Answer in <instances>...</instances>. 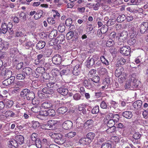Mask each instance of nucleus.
<instances>
[{"label": "nucleus", "instance_id": "nucleus-1", "mask_svg": "<svg viewBox=\"0 0 148 148\" xmlns=\"http://www.w3.org/2000/svg\"><path fill=\"white\" fill-rule=\"evenodd\" d=\"M20 96L24 98L26 97L28 100L32 101V103L33 105H37L39 103V102L38 101H36V103H35V101L34 100L35 97L34 93L33 92L30 91L28 89H25L22 90L21 92Z\"/></svg>", "mask_w": 148, "mask_h": 148}, {"label": "nucleus", "instance_id": "nucleus-2", "mask_svg": "<svg viewBox=\"0 0 148 148\" xmlns=\"http://www.w3.org/2000/svg\"><path fill=\"white\" fill-rule=\"evenodd\" d=\"M108 103H107L105 100H103L101 101L100 105V106L101 108L103 109H106L107 110L106 112L104 114H108L107 117H107L108 116H109H109H110V117H112L113 116V118H114V119H115V118H116L117 120H118L119 118V115L118 114H116L113 116L112 114L110 113V110L109 109H108Z\"/></svg>", "mask_w": 148, "mask_h": 148}, {"label": "nucleus", "instance_id": "nucleus-3", "mask_svg": "<svg viewBox=\"0 0 148 148\" xmlns=\"http://www.w3.org/2000/svg\"><path fill=\"white\" fill-rule=\"evenodd\" d=\"M130 48L128 46H124L120 48V52L123 55L127 56L130 53Z\"/></svg>", "mask_w": 148, "mask_h": 148}, {"label": "nucleus", "instance_id": "nucleus-4", "mask_svg": "<svg viewBox=\"0 0 148 148\" xmlns=\"http://www.w3.org/2000/svg\"><path fill=\"white\" fill-rule=\"evenodd\" d=\"M136 76V74H132L131 76V81L133 88H136L139 85L140 82L139 81H138L137 79L135 77Z\"/></svg>", "mask_w": 148, "mask_h": 148}, {"label": "nucleus", "instance_id": "nucleus-5", "mask_svg": "<svg viewBox=\"0 0 148 148\" xmlns=\"http://www.w3.org/2000/svg\"><path fill=\"white\" fill-rule=\"evenodd\" d=\"M61 134H57L54 139V141L58 145H62L65 142L64 140L62 138Z\"/></svg>", "mask_w": 148, "mask_h": 148}, {"label": "nucleus", "instance_id": "nucleus-6", "mask_svg": "<svg viewBox=\"0 0 148 148\" xmlns=\"http://www.w3.org/2000/svg\"><path fill=\"white\" fill-rule=\"evenodd\" d=\"M84 86L87 89H90L94 86V84L90 79H85L83 82Z\"/></svg>", "mask_w": 148, "mask_h": 148}, {"label": "nucleus", "instance_id": "nucleus-7", "mask_svg": "<svg viewBox=\"0 0 148 148\" xmlns=\"http://www.w3.org/2000/svg\"><path fill=\"white\" fill-rule=\"evenodd\" d=\"M42 92L45 94L47 97L50 96L54 92L53 89L50 88L48 87H45L42 89Z\"/></svg>", "mask_w": 148, "mask_h": 148}, {"label": "nucleus", "instance_id": "nucleus-8", "mask_svg": "<svg viewBox=\"0 0 148 148\" xmlns=\"http://www.w3.org/2000/svg\"><path fill=\"white\" fill-rule=\"evenodd\" d=\"M53 62L55 64H60L62 62L61 56L59 54L54 56L52 59Z\"/></svg>", "mask_w": 148, "mask_h": 148}, {"label": "nucleus", "instance_id": "nucleus-9", "mask_svg": "<svg viewBox=\"0 0 148 148\" xmlns=\"http://www.w3.org/2000/svg\"><path fill=\"white\" fill-rule=\"evenodd\" d=\"M15 79V77L12 76L10 77L6 78L2 82L3 84L5 86H7L13 83Z\"/></svg>", "mask_w": 148, "mask_h": 148}, {"label": "nucleus", "instance_id": "nucleus-10", "mask_svg": "<svg viewBox=\"0 0 148 148\" xmlns=\"http://www.w3.org/2000/svg\"><path fill=\"white\" fill-rule=\"evenodd\" d=\"M148 22H143L140 25V32L141 34L145 33L146 31H148L147 30Z\"/></svg>", "mask_w": 148, "mask_h": 148}, {"label": "nucleus", "instance_id": "nucleus-11", "mask_svg": "<svg viewBox=\"0 0 148 148\" xmlns=\"http://www.w3.org/2000/svg\"><path fill=\"white\" fill-rule=\"evenodd\" d=\"M63 128L66 130L71 129L73 126L72 122L70 121H66L64 122L62 125Z\"/></svg>", "mask_w": 148, "mask_h": 148}, {"label": "nucleus", "instance_id": "nucleus-12", "mask_svg": "<svg viewBox=\"0 0 148 148\" xmlns=\"http://www.w3.org/2000/svg\"><path fill=\"white\" fill-rule=\"evenodd\" d=\"M43 56V55L40 54L38 55L37 58L35 60L34 64L36 65H37L43 63L44 61Z\"/></svg>", "mask_w": 148, "mask_h": 148}, {"label": "nucleus", "instance_id": "nucleus-13", "mask_svg": "<svg viewBox=\"0 0 148 148\" xmlns=\"http://www.w3.org/2000/svg\"><path fill=\"white\" fill-rule=\"evenodd\" d=\"M107 2L109 4L114 7H116L121 4H123V3H121V1H118L117 0H108Z\"/></svg>", "mask_w": 148, "mask_h": 148}, {"label": "nucleus", "instance_id": "nucleus-14", "mask_svg": "<svg viewBox=\"0 0 148 148\" xmlns=\"http://www.w3.org/2000/svg\"><path fill=\"white\" fill-rule=\"evenodd\" d=\"M32 70L29 67H25L23 68L22 71V73H23L26 75V76L31 75L32 73Z\"/></svg>", "mask_w": 148, "mask_h": 148}, {"label": "nucleus", "instance_id": "nucleus-15", "mask_svg": "<svg viewBox=\"0 0 148 148\" xmlns=\"http://www.w3.org/2000/svg\"><path fill=\"white\" fill-rule=\"evenodd\" d=\"M110 83V78L109 77H107L104 79L103 82V84L104 85L102 88V89H107L109 86Z\"/></svg>", "mask_w": 148, "mask_h": 148}, {"label": "nucleus", "instance_id": "nucleus-16", "mask_svg": "<svg viewBox=\"0 0 148 148\" xmlns=\"http://www.w3.org/2000/svg\"><path fill=\"white\" fill-rule=\"evenodd\" d=\"M58 92L63 95H66L68 92V89L63 87H60L57 89Z\"/></svg>", "mask_w": 148, "mask_h": 148}, {"label": "nucleus", "instance_id": "nucleus-17", "mask_svg": "<svg viewBox=\"0 0 148 148\" xmlns=\"http://www.w3.org/2000/svg\"><path fill=\"white\" fill-rule=\"evenodd\" d=\"M81 65L79 64H77L74 68L73 71V73L75 75H78L80 73L81 69Z\"/></svg>", "mask_w": 148, "mask_h": 148}, {"label": "nucleus", "instance_id": "nucleus-18", "mask_svg": "<svg viewBox=\"0 0 148 148\" xmlns=\"http://www.w3.org/2000/svg\"><path fill=\"white\" fill-rule=\"evenodd\" d=\"M116 76L117 77H119L121 74V73L123 71V67L120 66H116Z\"/></svg>", "mask_w": 148, "mask_h": 148}, {"label": "nucleus", "instance_id": "nucleus-19", "mask_svg": "<svg viewBox=\"0 0 148 148\" xmlns=\"http://www.w3.org/2000/svg\"><path fill=\"white\" fill-rule=\"evenodd\" d=\"M46 43L43 41H40L36 45V48L38 50L43 49L45 46Z\"/></svg>", "mask_w": 148, "mask_h": 148}, {"label": "nucleus", "instance_id": "nucleus-20", "mask_svg": "<svg viewBox=\"0 0 148 148\" xmlns=\"http://www.w3.org/2000/svg\"><path fill=\"white\" fill-rule=\"evenodd\" d=\"M52 104L51 102L49 101H46L43 103L41 106L42 108L45 109L50 108L52 106Z\"/></svg>", "mask_w": 148, "mask_h": 148}, {"label": "nucleus", "instance_id": "nucleus-21", "mask_svg": "<svg viewBox=\"0 0 148 148\" xmlns=\"http://www.w3.org/2000/svg\"><path fill=\"white\" fill-rule=\"evenodd\" d=\"M16 141H17L18 145H21L23 143L24 138V137L21 135H17L15 138Z\"/></svg>", "mask_w": 148, "mask_h": 148}, {"label": "nucleus", "instance_id": "nucleus-22", "mask_svg": "<svg viewBox=\"0 0 148 148\" xmlns=\"http://www.w3.org/2000/svg\"><path fill=\"white\" fill-rule=\"evenodd\" d=\"M98 58V56L97 55H94L92 58L89 60L87 63L90 66H92L94 64L95 61L97 60Z\"/></svg>", "mask_w": 148, "mask_h": 148}, {"label": "nucleus", "instance_id": "nucleus-23", "mask_svg": "<svg viewBox=\"0 0 148 148\" xmlns=\"http://www.w3.org/2000/svg\"><path fill=\"white\" fill-rule=\"evenodd\" d=\"M126 19V16L124 14H119L116 18V21L118 22L122 23Z\"/></svg>", "mask_w": 148, "mask_h": 148}, {"label": "nucleus", "instance_id": "nucleus-24", "mask_svg": "<svg viewBox=\"0 0 148 148\" xmlns=\"http://www.w3.org/2000/svg\"><path fill=\"white\" fill-rule=\"evenodd\" d=\"M123 117L127 119H130L132 116V114L131 111H126L124 112L122 114Z\"/></svg>", "mask_w": 148, "mask_h": 148}, {"label": "nucleus", "instance_id": "nucleus-25", "mask_svg": "<svg viewBox=\"0 0 148 148\" xmlns=\"http://www.w3.org/2000/svg\"><path fill=\"white\" fill-rule=\"evenodd\" d=\"M71 71L70 68H68L66 69L62 70L60 72V74L61 76L63 75H67L71 73Z\"/></svg>", "mask_w": 148, "mask_h": 148}, {"label": "nucleus", "instance_id": "nucleus-26", "mask_svg": "<svg viewBox=\"0 0 148 148\" xmlns=\"http://www.w3.org/2000/svg\"><path fill=\"white\" fill-rule=\"evenodd\" d=\"M142 103V102L140 100L136 101L133 103V106L134 108L136 109H138L140 108Z\"/></svg>", "mask_w": 148, "mask_h": 148}, {"label": "nucleus", "instance_id": "nucleus-27", "mask_svg": "<svg viewBox=\"0 0 148 148\" xmlns=\"http://www.w3.org/2000/svg\"><path fill=\"white\" fill-rule=\"evenodd\" d=\"M35 45L32 42L29 41L25 43L24 44V46L26 49H29L30 48H32Z\"/></svg>", "mask_w": 148, "mask_h": 148}, {"label": "nucleus", "instance_id": "nucleus-28", "mask_svg": "<svg viewBox=\"0 0 148 148\" xmlns=\"http://www.w3.org/2000/svg\"><path fill=\"white\" fill-rule=\"evenodd\" d=\"M127 36V33L125 31H123L120 34L119 38V40H123L124 41L126 40Z\"/></svg>", "mask_w": 148, "mask_h": 148}, {"label": "nucleus", "instance_id": "nucleus-29", "mask_svg": "<svg viewBox=\"0 0 148 148\" xmlns=\"http://www.w3.org/2000/svg\"><path fill=\"white\" fill-rule=\"evenodd\" d=\"M79 143L80 144L83 145H88L90 143L87 138H81L79 140Z\"/></svg>", "mask_w": 148, "mask_h": 148}, {"label": "nucleus", "instance_id": "nucleus-30", "mask_svg": "<svg viewBox=\"0 0 148 148\" xmlns=\"http://www.w3.org/2000/svg\"><path fill=\"white\" fill-rule=\"evenodd\" d=\"M4 102L6 108H8L11 107L13 104V102L12 101L8 99H5Z\"/></svg>", "mask_w": 148, "mask_h": 148}, {"label": "nucleus", "instance_id": "nucleus-31", "mask_svg": "<svg viewBox=\"0 0 148 148\" xmlns=\"http://www.w3.org/2000/svg\"><path fill=\"white\" fill-rule=\"evenodd\" d=\"M53 52V50L52 49L49 48H46L44 51V53L43 55H46L47 57H49L51 54Z\"/></svg>", "mask_w": 148, "mask_h": 148}, {"label": "nucleus", "instance_id": "nucleus-32", "mask_svg": "<svg viewBox=\"0 0 148 148\" xmlns=\"http://www.w3.org/2000/svg\"><path fill=\"white\" fill-rule=\"evenodd\" d=\"M1 32L3 34H5L8 30V25H7L5 23H3L1 25Z\"/></svg>", "mask_w": 148, "mask_h": 148}, {"label": "nucleus", "instance_id": "nucleus-33", "mask_svg": "<svg viewBox=\"0 0 148 148\" xmlns=\"http://www.w3.org/2000/svg\"><path fill=\"white\" fill-rule=\"evenodd\" d=\"M59 84L54 82H51L47 84V87L53 88H56L59 86Z\"/></svg>", "mask_w": 148, "mask_h": 148}, {"label": "nucleus", "instance_id": "nucleus-34", "mask_svg": "<svg viewBox=\"0 0 148 148\" xmlns=\"http://www.w3.org/2000/svg\"><path fill=\"white\" fill-rule=\"evenodd\" d=\"M95 136V134L93 133L90 132L87 134L86 138L91 143L94 138Z\"/></svg>", "mask_w": 148, "mask_h": 148}, {"label": "nucleus", "instance_id": "nucleus-35", "mask_svg": "<svg viewBox=\"0 0 148 148\" xmlns=\"http://www.w3.org/2000/svg\"><path fill=\"white\" fill-rule=\"evenodd\" d=\"M98 71L100 75L101 76L107 75V70L105 68H101L99 69Z\"/></svg>", "mask_w": 148, "mask_h": 148}, {"label": "nucleus", "instance_id": "nucleus-36", "mask_svg": "<svg viewBox=\"0 0 148 148\" xmlns=\"http://www.w3.org/2000/svg\"><path fill=\"white\" fill-rule=\"evenodd\" d=\"M37 134L36 133H34L31 135L30 141H32V143L33 144H35L36 141L38 139L37 138Z\"/></svg>", "mask_w": 148, "mask_h": 148}, {"label": "nucleus", "instance_id": "nucleus-37", "mask_svg": "<svg viewBox=\"0 0 148 148\" xmlns=\"http://www.w3.org/2000/svg\"><path fill=\"white\" fill-rule=\"evenodd\" d=\"M67 110V108L66 107H62L59 108L57 110L58 112L60 114L65 113Z\"/></svg>", "mask_w": 148, "mask_h": 148}, {"label": "nucleus", "instance_id": "nucleus-38", "mask_svg": "<svg viewBox=\"0 0 148 148\" xmlns=\"http://www.w3.org/2000/svg\"><path fill=\"white\" fill-rule=\"evenodd\" d=\"M76 134V133L75 132H70L65 135V137L69 138H71L74 137Z\"/></svg>", "mask_w": 148, "mask_h": 148}, {"label": "nucleus", "instance_id": "nucleus-39", "mask_svg": "<svg viewBox=\"0 0 148 148\" xmlns=\"http://www.w3.org/2000/svg\"><path fill=\"white\" fill-rule=\"evenodd\" d=\"M118 61L117 62V64L116 65L117 66H120L122 64H124L126 62L125 59L122 58H119Z\"/></svg>", "mask_w": 148, "mask_h": 148}, {"label": "nucleus", "instance_id": "nucleus-40", "mask_svg": "<svg viewBox=\"0 0 148 148\" xmlns=\"http://www.w3.org/2000/svg\"><path fill=\"white\" fill-rule=\"evenodd\" d=\"M43 14V12L42 10H40L38 11L36 14L34 16L35 19H37L40 18L42 16Z\"/></svg>", "mask_w": 148, "mask_h": 148}, {"label": "nucleus", "instance_id": "nucleus-41", "mask_svg": "<svg viewBox=\"0 0 148 148\" xmlns=\"http://www.w3.org/2000/svg\"><path fill=\"white\" fill-rule=\"evenodd\" d=\"M12 72L9 69H6L5 70V73L4 75V77L8 78L12 77Z\"/></svg>", "mask_w": 148, "mask_h": 148}, {"label": "nucleus", "instance_id": "nucleus-42", "mask_svg": "<svg viewBox=\"0 0 148 148\" xmlns=\"http://www.w3.org/2000/svg\"><path fill=\"white\" fill-rule=\"evenodd\" d=\"M26 75L23 73L17 74L16 76V79L19 80H23L26 77Z\"/></svg>", "mask_w": 148, "mask_h": 148}, {"label": "nucleus", "instance_id": "nucleus-43", "mask_svg": "<svg viewBox=\"0 0 148 148\" xmlns=\"http://www.w3.org/2000/svg\"><path fill=\"white\" fill-rule=\"evenodd\" d=\"M41 128L45 130H49L51 129V127H50L48 121L47 123H42L41 125Z\"/></svg>", "mask_w": 148, "mask_h": 148}, {"label": "nucleus", "instance_id": "nucleus-44", "mask_svg": "<svg viewBox=\"0 0 148 148\" xmlns=\"http://www.w3.org/2000/svg\"><path fill=\"white\" fill-rule=\"evenodd\" d=\"M115 44L114 41L111 39H110L107 41L106 45L107 47H110L114 45Z\"/></svg>", "mask_w": 148, "mask_h": 148}, {"label": "nucleus", "instance_id": "nucleus-45", "mask_svg": "<svg viewBox=\"0 0 148 148\" xmlns=\"http://www.w3.org/2000/svg\"><path fill=\"white\" fill-rule=\"evenodd\" d=\"M110 141L112 143L116 144L119 141V138L116 136H113L111 137Z\"/></svg>", "mask_w": 148, "mask_h": 148}, {"label": "nucleus", "instance_id": "nucleus-46", "mask_svg": "<svg viewBox=\"0 0 148 148\" xmlns=\"http://www.w3.org/2000/svg\"><path fill=\"white\" fill-rule=\"evenodd\" d=\"M1 45H2V49L6 50L9 47V43L3 41L1 42Z\"/></svg>", "mask_w": 148, "mask_h": 148}, {"label": "nucleus", "instance_id": "nucleus-47", "mask_svg": "<svg viewBox=\"0 0 148 148\" xmlns=\"http://www.w3.org/2000/svg\"><path fill=\"white\" fill-rule=\"evenodd\" d=\"M9 144H10L12 146H14L15 148L17 147L18 145V143H17L15 139L10 140V143Z\"/></svg>", "mask_w": 148, "mask_h": 148}, {"label": "nucleus", "instance_id": "nucleus-48", "mask_svg": "<svg viewBox=\"0 0 148 148\" xmlns=\"http://www.w3.org/2000/svg\"><path fill=\"white\" fill-rule=\"evenodd\" d=\"M125 88L126 89H131L132 87L131 79L128 80L125 85Z\"/></svg>", "mask_w": 148, "mask_h": 148}, {"label": "nucleus", "instance_id": "nucleus-49", "mask_svg": "<svg viewBox=\"0 0 148 148\" xmlns=\"http://www.w3.org/2000/svg\"><path fill=\"white\" fill-rule=\"evenodd\" d=\"M58 29L61 32H63L65 30V26L63 23L61 24L58 26Z\"/></svg>", "mask_w": 148, "mask_h": 148}, {"label": "nucleus", "instance_id": "nucleus-50", "mask_svg": "<svg viewBox=\"0 0 148 148\" xmlns=\"http://www.w3.org/2000/svg\"><path fill=\"white\" fill-rule=\"evenodd\" d=\"M100 5L99 2H97L96 3H93L91 4V6L93 8V9L95 10H98Z\"/></svg>", "mask_w": 148, "mask_h": 148}, {"label": "nucleus", "instance_id": "nucleus-51", "mask_svg": "<svg viewBox=\"0 0 148 148\" xmlns=\"http://www.w3.org/2000/svg\"><path fill=\"white\" fill-rule=\"evenodd\" d=\"M81 95L78 93L75 94L73 96V98L75 101H78L81 99Z\"/></svg>", "mask_w": 148, "mask_h": 148}, {"label": "nucleus", "instance_id": "nucleus-52", "mask_svg": "<svg viewBox=\"0 0 148 148\" xmlns=\"http://www.w3.org/2000/svg\"><path fill=\"white\" fill-rule=\"evenodd\" d=\"M100 60L102 63L105 65L107 66L109 64V62L106 59L104 56H103L100 57Z\"/></svg>", "mask_w": 148, "mask_h": 148}, {"label": "nucleus", "instance_id": "nucleus-53", "mask_svg": "<svg viewBox=\"0 0 148 148\" xmlns=\"http://www.w3.org/2000/svg\"><path fill=\"white\" fill-rule=\"evenodd\" d=\"M115 124L114 120L112 119H110L107 123V125L108 127H113Z\"/></svg>", "mask_w": 148, "mask_h": 148}, {"label": "nucleus", "instance_id": "nucleus-54", "mask_svg": "<svg viewBox=\"0 0 148 148\" xmlns=\"http://www.w3.org/2000/svg\"><path fill=\"white\" fill-rule=\"evenodd\" d=\"M12 27V23H9L8 24V31L10 34H12L13 33Z\"/></svg>", "mask_w": 148, "mask_h": 148}, {"label": "nucleus", "instance_id": "nucleus-55", "mask_svg": "<svg viewBox=\"0 0 148 148\" xmlns=\"http://www.w3.org/2000/svg\"><path fill=\"white\" fill-rule=\"evenodd\" d=\"M99 111V107L98 106H96L92 108V113L93 114H96L98 113Z\"/></svg>", "mask_w": 148, "mask_h": 148}, {"label": "nucleus", "instance_id": "nucleus-56", "mask_svg": "<svg viewBox=\"0 0 148 148\" xmlns=\"http://www.w3.org/2000/svg\"><path fill=\"white\" fill-rule=\"evenodd\" d=\"M111 144L109 143H104L101 145V148H111Z\"/></svg>", "mask_w": 148, "mask_h": 148}, {"label": "nucleus", "instance_id": "nucleus-57", "mask_svg": "<svg viewBox=\"0 0 148 148\" xmlns=\"http://www.w3.org/2000/svg\"><path fill=\"white\" fill-rule=\"evenodd\" d=\"M110 104L111 105L108 107V110H109L110 108L111 109L112 108H115L117 106V103L114 101H112L110 102Z\"/></svg>", "mask_w": 148, "mask_h": 148}, {"label": "nucleus", "instance_id": "nucleus-58", "mask_svg": "<svg viewBox=\"0 0 148 148\" xmlns=\"http://www.w3.org/2000/svg\"><path fill=\"white\" fill-rule=\"evenodd\" d=\"M74 32L69 31L68 32L66 35L67 38L68 40L71 39L73 36Z\"/></svg>", "mask_w": 148, "mask_h": 148}, {"label": "nucleus", "instance_id": "nucleus-59", "mask_svg": "<svg viewBox=\"0 0 148 148\" xmlns=\"http://www.w3.org/2000/svg\"><path fill=\"white\" fill-rule=\"evenodd\" d=\"M101 31V33L103 34L106 33L108 30V26L106 25H103L102 28L100 29Z\"/></svg>", "mask_w": 148, "mask_h": 148}, {"label": "nucleus", "instance_id": "nucleus-60", "mask_svg": "<svg viewBox=\"0 0 148 148\" xmlns=\"http://www.w3.org/2000/svg\"><path fill=\"white\" fill-rule=\"evenodd\" d=\"M92 81V82L97 83L99 82L100 80V78L99 76H95L90 79Z\"/></svg>", "mask_w": 148, "mask_h": 148}, {"label": "nucleus", "instance_id": "nucleus-61", "mask_svg": "<svg viewBox=\"0 0 148 148\" xmlns=\"http://www.w3.org/2000/svg\"><path fill=\"white\" fill-rule=\"evenodd\" d=\"M57 31L56 30H53L49 34V36H51L53 38L56 37L57 35Z\"/></svg>", "mask_w": 148, "mask_h": 148}, {"label": "nucleus", "instance_id": "nucleus-62", "mask_svg": "<svg viewBox=\"0 0 148 148\" xmlns=\"http://www.w3.org/2000/svg\"><path fill=\"white\" fill-rule=\"evenodd\" d=\"M35 143L36 147L38 148H40L42 145V142L39 139L36 141Z\"/></svg>", "mask_w": 148, "mask_h": 148}, {"label": "nucleus", "instance_id": "nucleus-63", "mask_svg": "<svg viewBox=\"0 0 148 148\" xmlns=\"http://www.w3.org/2000/svg\"><path fill=\"white\" fill-rule=\"evenodd\" d=\"M42 145L44 146L48 145L50 144L49 140V139L43 138L42 140Z\"/></svg>", "mask_w": 148, "mask_h": 148}, {"label": "nucleus", "instance_id": "nucleus-64", "mask_svg": "<svg viewBox=\"0 0 148 148\" xmlns=\"http://www.w3.org/2000/svg\"><path fill=\"white\" fill-rule=\"evenodd\" d=\"M20 37L21 38L19 39V41L21 43H23L27 40V36L26 35L23 34Z\"/></svg>", "mask_w": 148, "mask_h": 148}]
</instances>
